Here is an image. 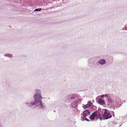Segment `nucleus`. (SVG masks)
<instances>
[{
	"instance_id": "nucleus-1",
	"label": "nucleus",
	"mask_w": 127,
	"mask_h": 127,
	"mask_svg": "<svg viewBox=\"0 0 127 127\" xmlns=\"http://www.w3.org/2000/svg\"><path fill=\"white\" fill-rule=\"evenodd\" d=\"M89 119L92 121H93L95 120H97L98 119H100V120L101 121L103 119L101 117L100 113L97 111L93 113L89 117Z\"/></svg>"
},
{
	"instance_id": "nucleus-2",
	"label": "nucleus",
	"mask_w": 127,
	"mask_h": 127,
	"mask_svg": "<svg viewBox=\"0 0 127 127\" xmlns=\"http://www.w3.org/2000/svg\"><path fill=\"white\" fill-rule=\"evenodd\" d=\"M34 97L35 98L34 102L31 104H32V105L36 104L38 105L42 106V102L41 100L39 99V98H42L40 96L37 94H35L34 96Z\"/></svg>"
},
{
	"instance_id": "nucleus-3",
	"label": "nucleus",
	"mask_w": 127,
	"mask_h": 127,
	"mask_svg": "<svg viewBox=\"0 0 127 127\" xmlns=\"http://www.w3.org/2000/svg\"><path fill=\"white\" fill-rule=\"evenodd\" d=\"M104 113L102 115L103 116L104 118L105 119H107L111 118L112 117V115H111L109 112H108L106 109H104Z\"/></svg>"
},
{
	"instance_id": "nucleus-4",
	"label": "nucleus",
	"mask_w": 127,
	"mask_h": 127,
	"mask_svg": "<svg viewBox=\"0 0 127 127\" xmlns=\"http://www.w3.org/2000/svg\"><path fill=\"white\" fill-rule=\"evenodd\" d=\"M90 112L89 110H86L84 111L82 113V115L83 116L82 117H83V118H85L87 116L89 115L90 114Z\"/></svg>"
},
{
	"instance_id": "nucleus-5",
	"label": "nucleus",
	"mask_w": 127,
	"mask_h": 127,
	"mask_svg": "<svg viewBox=\"0 0 127 127\" xmlns=\"http://www.w3.org/2000/svg\"><path fill=\"white\" fill-rule=\"evenodd\" d=\"M92 103L91 102L89 101L87 104L83 106V107L84 109L88 108L91 106Z\"/></svg>"
},
{
	"instance_id": "nucleus-6",
	"label": "nucleus",
	"mask_w": 127,
	"mask_h": 127,
	"mask_svg": "<svg viewBox=\"0 0 127 127\" xmlns=\"http://www.w3.org/2000/svg\"><path fill=\"white\" fill-rule=\"evenodd\" d=\"M105 60L104 59L100 60L98 62V63L101 64H103L105 63Z\"/></svg>"
},
{
	"instance_id": "nucleus-7",
	"label": "nucleus",
	"mask_w": 127,
	"mask_h": 127,
	"mask_svg": "<svg viewBox=\"0 0 127 127\" xmlns=\"http://www.w3.org/2000/svg\"><path fill=\"white\" fill-rule=\"evenodd\" d=\"M98 103L101 104H104L105 102L104 101L101 99H99L98 100Z\"/></svg>"
},
{
	"instance_id": "nucleus-8",
	"label": "nucleus",
	"mask_w": 127,
	"mask_h": 127,
	"mask_svg": "<svg viewBox=\"0 0 127 127\" xmlns=\"http://www.w3.org/2000/svg\"><path fill=\"white\" fill-rule=\"evenodd\" d=\"M108 95L107 94L103 95L101 96V97L102 98L104 97H107Z\"/></svg>"
},
{
	"instance_id": "nucleus-9",
	"label": "nucleus",
	"mask_w": 127,
	"mask_h": 127,
	"mask_svg": "<svg viewBox=\"0 0 127 127\" xmlns=\"http://www.w3.org/2000/svg\"><path fill=\"white\" fill-rule=\"evenodd\" d=\"M42 10L41 8L36 9L34 10V11H41Z\"/></svg>"
},
{
	"instance_id": "nucleus-10",
	"label": "nucleus",
	"mask_w": 127,
	"mask_h": 127,
	"mask_svg": "<svg viewBox=\"0 0 127 127\" xmlns=\"http://www.w3.org/2000/svg\"><path fill=\"white\" fill-rule=\"evenodd\" d=\"M85 120L87 121H89V120L88 119H87V118H85H85H83V120L84 121V120Z\"/></svg>"
},
{
	"instance_id": "nucleus-11",
	"label": "nucleus",
	"mask_w": 127,
	"mask_h": 127,
	"mask_svg": "<svg viewBox=\"0 0 127 127\" xmlns=\"http://www.w3.org/2000/svg\"><path fill=\"white\" fill-rule=\"evenodd\" d=\"M108 101L110 102H112V99H108Z\"/></svg>"
},
{
	"instance_id": "nucleus-12",
	"label": "nucleus",
	"mask_w": 127,
	"mask_h": 127,
	"mask_svg": "<svg viewBox=\"0 0 127 127\" xmlns=\"http://www.w3.org/2000/svg\"><path fill=\"white\" fill-rule=\"evenodd\" d=\"M74 99V97H71L70 98V99Z\"/></svg>"
}]
</instances>
